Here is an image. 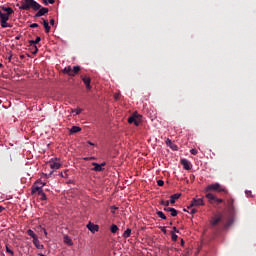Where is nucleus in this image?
Masks as SVG:
<instances>
[{"instance_id":"f8f14e48","label":"nucleus","mask_w":256,"mask_h":256,"mask_svg":"<svg viewBox=\"0 0 256 256\" xmlns=\"http://www.w3.org/2000/svg\"><path fill=\"white\" fill-rule=\"evenodd\" d=\"M81 78H82L84 85L86 86V89L88 91H91V78L87 77V76H85V77L81 76Z\"/></svg>"},{"instance_id":"603ef678","label":"nucleus","mask_w":256,"mask_h":256,"mask_svg":"<svg viewBox=\"0 0 256 256\" xmlns=\"http://www.w3.org/2000/svg\"><path fill=\"white\" fill-rule=\"evenodd\" d=\"M48 3H49L50 5H53V3H55V0H48Z\"/></svg>"},{"instance_id":"473e14b6","label":"nucleus","mask_w":256,"mask_h":256,"mask_svg":"<svg viewBox=\"0 0 256 256\" xmlns=\"http://www.w3.org/2000/svg\"><path fill=\"white\" fill-rule=\"evenodd\" d=\"M170 213H171V216H172V217H177V215H178V212H177V210H176L175 208H172V209L170 210Z\"/></svg>"},{"instance_id":"58836bf2","label":"nucleus","mask_w":256,"mask_h":256,"mask_svg":"<svg viewBox=\"0 0 256 256\" xmlns=\"http://www.w3.org/2000/svg\"><path fill=\"white\" fill-rule=\"evenodd\" d=\"M29 45H30V48L33 47V46H37V45L35 44V40H30V41H29Z\"/></svg>"},{"instance_id":"680f3d73","label":"nucleus","mask_w":256,"mask_h":256,"mask_svg":"<svg viewBox=\"0 0 256 256\" xmlns=\"http://www.w3.org/2000/svg\"><path fill=\"white\" fill-rule=\"evenodd\" d=\"M0 67H3V64H2V63H0Z\"/></svg>"},{"instance_id":"72a5a7b5","label":"nucleus","mask_w":256,"mask_h":256,"mask_svg":"<svg viewBox=\"0 0 256 256\" xmlns=\"http://www.w3.org/2000/svg\"><path fill=\"white\" fill-rule=\"evenodd\" d=\"M110 209H111V213H112L113 215H115V212L117 211V209H119V207H117V206H111Z\"/></svg>"},{"instance_id":"7c9ffc66","label":"nucleus","mask_w":256,"mask_h":256,"mask_svg":"<svg viewBox=\"0 0 256 256\" xmlns=\"http://www.w3.org/2000/svg\"><path fill=\"white\" fill-rule=\"evenodd\" d=\"M30 51L33 55H37V53L39 52V48H37V46H32L30 47Z\"/></svg>"},{"instance_id":"49530a36","label":"nucleus","mask_w":256,"mask_h":256,"mask_svg":"<svg viewBox=\"0 0 256 256\" xmlns=\"http://www.w3.org/2000/svg\"><path fill=\"white\" fill-rule=\"evenodd\" d=\"M60 175H61L62 177H67V170L64 172V174H63V172H61Z\"/></svg>"},{"instance_id":"79ce46f5","label":"nucleus","mask_w":256,"mask_h":256,"mask_svg":"<svg viewBox=\"0 0 256 256\" xmlns=\"http://www.w3.org/2000/svg\"><path fill=\"white\" fill-rule=\"evenodd\" d=\"M173 208H171V207H165L164 208V211H166L167 213H171V210H172Z\"/></svg>"},{"instance_id":"39448f33","label":"nucleus","mask_w":256,"mask_h":256,"mask_svg":"<svg viewBox=\"0 0 256 256\" xmlns=\"http://www.w3.org/2000/svg\"><path fill=\"white\" fill-rule=\"evenodd\" d=\"M143 118V116L137 114V113H133L129 118H128V123H134V125L136 127H139V125H141V119Z\"/></svg>"},{"instance_id":"4d7b16f0","label":"nucleus","mask_w":256,"mask_h":256,"mask_svg":"<svg viewBox=\"0 0 256 256\" xmlns=\"http://www.w3.org/2000/svg\"><path fill=\"white\" fill-rule=\"evenodd\" d=\"M81 113V110H77L76 115H79Z\"/></svg>"},{"instance_id":"bf43d9fd","label":"nucleus","mask_w":256,"mask_h":256,"mask_svg":"<svg viewBox=\"0 0 256 256\" xmlns=\"http://www.w3.org/2000/svg\"><path fill=\"white\" fill-rule=\"evenodd\" d=\"M44 234L47 235V230H44Z\"/></svg>"},{"instance_id":"0eeeda50","label":"nucleus","mask_w":256,"mask_h":256,"mask_svg":"<svg viewBox=\"0 0 256 256\" xmlns=\"http://www.w3.org/2000/svg\"><path fill=\"white\" fill-rule=\"evenodd\" d=\"M203 205H205L203 198H193L190 205L188 206V209H193V207H201Z\"/></svg>"},{"instance_id":"f704fd0d","label":"nucleus","mask_w":256,"mask_h":256,"mask_svg":"<svg viewBox=\"0 0 256 256\" xmlns=\"http://www.w3.org/2000/svg\"><path fill=\"white\" fill-rule=\"evenodd\" d=\"M171 235H172V241L176 242L178 239L177 234H175L174 232H171Z\"/></svg>"},{"instance_id":"c9c22d12","label":"nucleus","mask_w":256,"mask_h":256,"mask_svg":"<svg viewBox=\"0 0 256 256\" xmlns=\"http://www.w3.org/2000/svg\"><path fill=\"white\" fill-rule=\"evenodd\" d=\"M157 185L158 187H163V185H165V182L163 180H158Z\"/></svg>"},{"instance_id":"6e6d98bb","label":"nucleus","mask_w":256,"mask_h":256,"mask_svg":"<svg viewBox=\"0 0 256 256\" xmlns=\"http://www.w3.org/2000/svg\"><path fill=\"white\" fill-rule=\"evenodd\" d=\"M173 231H174L175 233H179V231L177 230V227H173Z\"/></svg>"},{"instance_id":"7ed1b4c3","label":"nucleus","mask_w":256,"mask_h":256,"mask_svg":"<svg viewBox=\"0 0 256 256\" xmlns=\"http://www.w3.org/2000/svg\"><path fill=\"white\" fill-rule=\"evenodd\" d=\"M205 197L209 201L210 205H221V203L225 204V200L217 198V196H215L213 193H207Z\"/></svg>"},{"instance_id":"e433bc0d","label":"nucleus","mask_w":256,"mask_h":256,"mask_svg":"<svg viewBox=\"0 0 256 256\" xmlns=\"http://www.w3.org/2000/svg\"><path fill=\"white\" fill-rule=\"evenodd\" d=\"M160 204L164 205V207H169V201L162 200Z\"/></svg>"},{"instance_id":"e2e57ef3","label":"nucleus","mask_w":256,"mask_h":256,"mask_svg":"<svg viewBox=\"0 0 256 256\" xmlns=\"http://www.w3.org/2000/svg\"><path fill=\"white\" fill-rule=\"evenodd\" d=\"M183 211H184V212H188L187 209H184Z\"/></svg>"},{"instance_id":"09e8293b","label":"nucleus","mask_w":256,"mask_h":256,"mask_svg":"<svg viewBox=\"0 0 256 256\" xmlns=\"http://www.w3.org/2000/svg\"><path fill=\"white\" fill-rule=\"evenodd\" d=\"M93 159H95V158H94V157L84 158L85 161H91V160H93Z\"/></svg>"},{"instance_id":"9b49d317","label":"nucleus","mask_w":256,"mask_h":256,"mask_svg":"<svg viewBox=\"0 0 256 256\" xmlns=\"http://www.w3.org/2000/svg\"><path fill=\"white\" fill-rule=\"evenodd\" d=\"M165 143H166L167 147L172 149V151H178L179 147L175 143H173V141H171V139L167 138Z\"/></svg>"},{"instance_id":"4468645a","label":"nucleus","mask_w":256,"mask_h":256,"mask_svg":"<svg viewBox=\"0 0 256 256\" xmlns=\"http://www.w3.org/2000/svg\"><path fill=\"white\" fill-rule=\"evenodd\" d=\"M46 13H49V8H40L38 9V12L35 14V17H43Z\"/></svg>"},{"instance_id":"bb28decb","label":"nucleus","mask_w":256,"mask_h":256,"mask_svg":"<svg viewBox=\"0 0 256 256\" xmlns=\"http://www.w3.org/2000/svg\"><path fill=\"white\" fill-rule=\"evenodd\" d=\"M81 71V67L79 66H74L72 69V73L74 75V77L77 75V73H79Z\"/></svg>"},{"instance_id":"6ab92c4d","label":"nucleus","mask_w":256,"mask_h":256,"mask_svg":"<svg viewBox=\"0 0 256 256\" xmlns=\"http://www.w3.org/2000/svg\"><path fill=\"white\" fill-rule=\"evenodd\" d=\"M42 25H44L45 33H49L51 31V26H49V22L43 19Z\"/></svg>"},{"instance_id":"1a4fd4ad","label":"nucleus","mask_w":256,"mask_h":256,"mask_svg":"<svg viewBox=\"0 0 256 256\" xmlns=\"http://www.w3.org/2000/svg\"><path fill=\"white\" fill-rule=\"evenodd\" d=\"M180 163L183 169H185L186 171H190L191 167H193V164H191V162H189V160L187 159H181Z\"/></svg>"},{"instance_id":"864d4df0","label":"nucleus","mask_w":256,"mask_h":256,"mask_svg":"<svg viewBox=\"0 0 256 256\" xmlns=\"http://www.w3.org/2000/svg\"><path fill=\"white\" fill-rule=\"evenodd\" d=\"M181 246L184 247L185 246V240L181 239Z\"/></svg>"},{"instance_id":"dca6fc26","label":"nucleus","mask_w":256,"mask_h":256,"mask_svg":"<svg viewBox=\"0 0 256 256\" xmlns=\"http://www.w3.org/2000/svg\"><path fill=\"white\" fill-rule=\"evenodd\" d=\"M63 73H66V75H69V77H75V74H73V69L71 66L65 67L63 69Z\"/></svg>"},{"instance_id":"5fc2aeb1","label":"nucleus","mask_w":256,"mask_h":256,"mask_svg":"<svg viewBox=\"0 0 256 256\" xmlns=\"http://www.w3.org/2000/svg\"><path fill=\"white\" fill-rule=\"evenodd\" d=\"M42 1H43L44 5H49V1H47V0H42Z\"/></svg>"},{"instance_id":"ddd939ff","label":"nucleus","mask_w":256,"mask_h":256,"mask_svg":"<svg viewBox=\"0 0 256 256\" xmlns=\"http://www.w3.org/2000/svg\"><path fill=\"white\" fill-rule=\"evenodd\" d=\"M87 229H89L91 233H97V231H99V225L90 222L87 224Z\"/></svg>"},{"instance_id":"a878e982","label":"nucleus","mask_w":256,"mask_h":256,"mask_svg":"<svg viewBox=\"0 0 256 256\" xmlns=\"http://www.w3.org/2000/svg\"><path fill=\"white\" fill-rule=\"evenodd\" d=\"M27 235H29V237H32L33 240L38 238L37 235L35 234V232L33 230H31V229H29L27 231Z\"/></svg>"},{"instance_id":"a18cd8bd","label":"nucleus","mask_w":256,"mask_h":256,"mask_svg":"<svg viewBox=\"0 0 256 256\" xmlns=\"http://www.w3.org/2000/svg\"><path fill=\"white\" fill-rule=\"evenodd\" d=\"M246 195H247V197H251L252 192L250 190H246Z\"/></svg>"},{"instance_id":"5701e85b","label":"nucleus","mask_w":256,"mask_h":256,"mask_svg":"<svg viewBox=\"0 0 256 256\" xmlns=\"http://www.w3.org/2000/svg\"><path fill=\"white\" fill-rule=\"evenodd\" d=\"M79 131H81V127H79V126H72L71 129H70L71 134L79 133Z\"/></svg>"},{"instance_id":"de8ad7c7","label":"nucleus","mask_w":256,"mask_h":256,"mask_svg":"<svg viewBox=\"0 0 256 256\" xmlns=\"http://www.w3.org/2000/svg\"><path fill=\"white\" fill-rule=\"evenodd\" d=\"M119 96H120L119 93L114 94V99H119Z\"/></svg>"},{"instance_id":"13d9d810","label":"nucleus","mask_w":256,"mask_h":256,"mask_svg":"<svg viewBox=\"0 0 256 256\" xmlns=\"http://www.w3.org/2000/svg\"><path fill=\"white\" fill-rule=\"evenodd\" d=\"M20 58H21V59H25V56H24V55H21Z\"/></svg>"},{"instance_id":"412c9836","label":"nucleus","mask_w":256,"mask_h":256,"mask_svg":"<svg viewBox=\"0 0 256 256\" xmlns=\"http://www.w3.org/2000/svg\"><path fill=\"white\" fill-rule=\"evenodd\" d=\"M64 243H66V245H69L70 247L73 246V240H71V237L67 235L64 236Z\"/></svg>"},{"instance_id":"393cba45","label":"nucleus","mask_w":256,"mask_h":256,"mask_svg":"<svg viewBox=\"0 0 256 256\" xmlns=\"http://www.w3.org/2000/svg\"><path fill=\"white\" fill-rule=\"evenodd\" d=\"M38 197H40L41 201H47V195H45V192H43V190L39 192Z\"/></svg>"},{"instance_id":"f257e3e1","label":"nucleus","mask_w":256,"mask_h":256,"mask_svg":"<svg viewBox=\"0 0 256 256\" xmlns=\"http://www.w3.org/2000/svg\"><path fill=\"white\" fill-rule=\"evenodd\" d=\"M224 205H226L227 211H228L230 217H232L225 224V228L227 229V228L231 227V225H233V217H235V215L237 214V209H235V199L228 198L226 200V202L224 203Z\"/></svg>"},{"instance_id":"37998d69","label":"nucleus","mask_w":256,"mask_h":256,"mask_svg":"<svg viewBox=\"0 0 256 256\" xmlns=\"http://www.w3.org/2000/svg\"><path fill=\"white\" fill-rule=\"evenodd\" d=\"M30 27H31L32 29H35V28L39 27V24L33 23V24L30 25Z\"/></svg>"},{"instance_id":"cd10ccee","label":"nucleus","mask_w":256,"mask_h":256,"mask_svg":"<svg viewBox=\"0 0 256 256\" xmlns=\"http://www.w3.org/2000/svg\"><path fill=\"white\" fill-rule=\"evenodd\" d=\"M156 214L158 215V217H160V219H163L164 221L167 220V216H165V213H163L162 211H157Z\"/></svg>"},{"instance_id":"2f4dec72","label":"nucleus","mask_w":256,"mask_h":256,"mask_svg":"<svg viewBox=\"0 0 256 256\" xmlns=\"http://www.w3.org/2000/svg\"><path fill=\"white\" fill-rule=\"evenodd\" d=\"M111 233H117L119 231V227L117 225L113 224L110 228Z\"/></svg>"},{"instance_id":"6e6552de","label":"nucleus","mask_w":256,"mask_h":256,"mask_svg":"<svg viewBox=\"0 0 256 256\" xmlns=\"http://www.w3.org/2000/svg\"><path fill=\"white\" fill-rule=\"evenodd\" d=\"M93 167L92 168V171H97V172H101V171H104L105 168V165H107V163L103 162L102 164H98L97 162H93L92 163Z\"/></svg>"},{"instance_id":"9d476101","label":"nucleus","mask_w":256,"mask_h":256,"mask_svg":"<svg viewBox=\"0 0 256 256\" xmlns=\"http://www.w3.org/2000/svg\"><path fill=\"white\" fill-rule=\"evenodd\" d=\"M223 220V216L221 214L216 215L212 221H211V226L212 227H217V225H219V223H221V221Z\"/></svg>"},{"instance_id":"a211bd4d","label":"nucleus","mask_w":256,"mask_h":256,"mask_svg":"<svg viewBox=\"0 0 256 256\" xmlns=\"http://www.w3.org/2000/svg\"><path fill=\"white\" fill-rule=\"evenodd\" d=\"M179 197H181V194H179V193H176V194L170 196L171 205H175V201H177V199H179Z\"/></svg>"},{"instance_id":"ea45409f","label":"nucleus","mask_w":256,"mask_h":256,"mask_svg":"<svg viewBox=\"0 0 256 256\" xmlns=\"http://www.w3.org/2000/svg\"><path fill=\"white\" fill-rule=\"evenodd\" d=\"M190 153H191V155H197L198 151H197V149H191Z\"/></svg>"},{"instance_id":"a19ab883","label":"nucleus","mask_w":256,"mask_h":256,"mask_svg":"<svg viewBox=\"0 0 256 256\" xmlns=\"http://www.w3.org/2000/svg\"><path fill=\"white\" fill-rule=\"evenodd\" d=\"M41 37L37 36L36 39L34 40V43L37 45V43H40Z\"/></svg>"},{"instance_id":"4be33fe9","label":"nucleus","mask_w":256,"mask_h":256,"mask_svg":"<svg viewBox=\"0 0 256 256\" xmlns=\"http://www.w3.org/2000/svg\"><path fill=\"white\" fill-rule=\"evenodd\" d=\"M10 15L11 14H5V13L1 12V14H0L1 21H9V16Z\"/></svg>"},{"instance_id":"8fccbe9b","label":"nucleus","mask_w":256,"mask_h":256,"mask_svg":"<svg viewBox=\"0 0 256 256\" xmlns=\"http://www.w3.org/2000/svg\"><path fill=\"white\" fill-rule=\"evenodd\" d=\"M3 211H5V207L0 205V213H3Z\"/></svg>"},{"instance_id":"3c124183","label":"nucleus","mask_w":256,"mask_h":256,"mask_svg":"<svg viewBox=\"0 0 256 256\" xmlns=\"http://www.w3.org/2000/svg\"><path fill=\"white\" fill-rule=\"evenodd\" d=\"M50 25H55V19L50 20Z\"/></svg>"},{"instance_id":"f03ea898","label":"nucleus","mask_w":256,"mask_h":256,"mask_svg":"<svg viewBox=\"0 0 256 256\" xmlns=\"http://www.w3.org/2000/svg\"><path fill=\"white\" fill-rule=\"evenodd\" d=\"M20 4L19 9H21V11H29V9L39 11V9H41V4L37 3L35 0H21Z\"/></svg>"},{"instance_id":"20e7f679","label":"nucleus","mask_w":256,"mask_h":256,"mask_svg":"<svg viewBox=\"0 0 256 256\" xmlns=\"http://www.w3.org/2000/svg\"><path fill=\"white\" fill-rule=\"evenodd\" d=\"M206 193H211V191H216L217 193H225V188L221 187V184L214 183L210 184L205 188Z\"/></svg>"},{"instance_id":"f3484780","label":"nucleus","mask_w":256,"mask_h":256,"mask_svg":"<svg viewBox=\"0 0 256 256\" xmlns=\"http://www.w3.org/2000/svg\"><path fill=\"white\" fill-rule=\"evenodd\" d=\"M50 169L57 170L61 169V163L55 162V161H50Z\"/></svg>"},{"instance_id":"423d86ee","label":"nucleus","mask_w":256,"mask_h":256,"mask_svg":"<svg viewBox=\"0 0 256 256\" xmlns=\"http://www.w3.org/2000/svg\"><path fill=\"white\" fill-rule=\"evenodd\" d=\"M43 187H45V183L43 182H36L33 186H32V191H31V194L32 195H39V192L40 191H43Z\"/></svg>"},{"instance_id":"c85d7f7f","label":"nucleus","mask_w":256,"mask_h":256,"mask_svg":"<svg viewBox=\"0 0 256 256\" xmlns=\"http://www.w3.org/2000/svg\"><path fill=\"white\" fill-rule=\"evenodd\" d=\"M6 253H8L11 256L15 255V252L11 250V246L9 244H6Z\"/></svg>"},{"instance_id":"aec40b11","label":"nucleus","mask_w":256,"mask_h":256,"mask_svg":"<svg viewBox=\"0 0 256 256\" xmlns=\"http://www.w3.org/2000/svg\"><path fill=\"white\" fill-rule=\"evenodd\" d=\"M33 245L36 247V249H44L43 244L39 243V238H34Z\"/></svg>"},{"instance_id":"052dcab7","label":"nucleus","mask_w":256,"mask_h":256,"mask_svg":"<svg viewBox=\"0 0 256 256\" xmlns=\"http://www.w3.org/2000/svg\"><path fill=\"white\" fill-rule=\"evenodd\" d=\"M89 143V145H95V144H93V143H91V142H88Z\"/></svg>"},{"instance_id":"2eb2a0df","label":"nucleus","mask_w":256,"mask_h":256,"mask_svg":"<svg viewBox=\"0 0 256 256\" xmlns=\"http://www.w3.org/2000/svg\"><path fill=\"white\" fill-rule=\"evenodd\" d=\"M0 9H2L6 15H13V13H15L11 7L1 6Z\"/></svg>"},{"instance_id":"4c0bfd02","label":"nucleus","mask_w":256,"mask_h":256,"mask_svg":"<svg viewBox=\"0 0 256 256\" xmlns=\"http://www.w3.org/2000/svg\"><path fill=\"white\" fill-rule=\"evenodd\" d=\"M160 231H162V233L166 234L167 233V227L161 226Z\"/></svg>"},{"instance_id":"b1692460","label":"nucleus","mask_w":256,"mask_h":256,"mask_svg":"<svg viewBox=\"0 0 256 256\" xmlns=\"http://www.w3.org/2000/svg\"><path fill=\"white\" fill-rule=\"evenodd\" d=\"M124 239H128V237H131V228H127L123 233Z\"/></svg>"},{"instance_id":"0e129e2a","label":"nucleus","mask_w":256,"mask_h":256,"mask_svg":"<svg viewBox=\"0 0 256 256\" xmlns=\"http://www.w3.org/2000/svg\"><path fill=\"white\" fill-rule=\"evenodd\" d=\"M1 13H2V12L0 11V15H1Z\"/></svg>"},{"instance_id":"c03bdc74","label":"nucleus","mask_w":256,"mask_h":256,"mask_svg":"<svg viewBox=\"0 0 256 256\" xmlns=\"http://www.w3.org/2000/svg\"><path fill=\"white\" fill-rule=\"evenodd\" d=\"M195 213H197V209L192 208L191 211H190V214H191V215H195Z\"/></svg>"},{"instance_id":"c756f323","label":"nucleus","mask_w":256,"mask_h":256,"mask_svg":"<svg viewBox=\"0 0 256 256\" xmlns=\"http://www.w3.org/2000/svg\"><path fill=\"white\" fill-rule=\"evenodd\" d=\"M8 20H3L1 21V27L3 29L7 28V27H11V24L7 23Z\"/></svg>"}]
</instances>
